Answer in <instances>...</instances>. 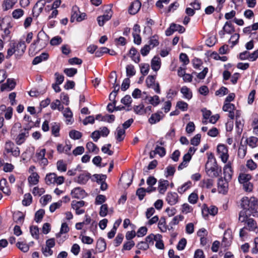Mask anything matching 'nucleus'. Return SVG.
Returning <instances> with one entry per match:
<instances>
[{
    "instance_id": "obj_9",
    "label": "nucleus",
    "mask_w": 258,
    "mask_h": 258,
    "mask_svg": "<svg viewBox=\"0 0 258 258\" xmlns=\"http://www.w3.org/2000/svg\"><path fill=\"white\" fill-rule=\"evenodd\" d=\"M5 151L7 153H11L15 157H18L20 155V151L18 147L11 141H7L5 145Z\"/></svg>"
},
{
    "instance_id": "obj_26",
    "label": "nucleus",
    "mask_w": 258,
    "mask_h": 258,
    "mask_svg": "<svg viewBox=\"0 0 258 258\" xmlns=\"http://www.w3.org/2000/svg\"><path fill=\"white\" fill-rule=\"evenodd\" d=\"M129 55L132 59L136 63H139L140 61V54L138 53L137 49L132 47L129 52Z\"/></svg>"
},
{
    "instance_id": "obj_45",
    "label": "nucleus",
    "mask_w": 258,
    "mask_h": 258,
    "mask_svg": "<svg viewBox=\"0 0 258 258\" xmlns=\"http://www.w3.org/2000/svg\"><path fill=\"white\" fill-rule=\"evenodd\" d=\"M134 112L139 115H143L145 114L144 105L143 104H140L138 105L134 106Z\"/></svg>"
},
{
    "instance_id": "obj_38",
    "label": "nucleus",
    "mask_w": 258,
    "mask_h": 258,
    "mask_svg": "<svg viewBox=\"0 0 258 258\" xmlns=\"http://www.w3.org/2000/svg\"><path fill=\"white\" fill-rule=\"evenodd\" d=\"M191 186V182L190 181H188L184 184H183L182 185L179 186L177 188V191L180 194H182L184 192H185L188 189H189Z\"/></svg>"
},
{
    "instance_id": "obj_49",
    "label": "nucleus",
    "mask_w": 258,
    "mask_h": 258,
    "mask_svg": "<svg viewBox=\"0 0 258 258\" xmlns=\"http://www.w3.org/2000/svg\"><path fill=\"white\" fill-rule=\"evenodd\" d=\"M175 172V167L171 165H168L165 169V175L166 177L173 176Z\"/></svg>"
},
{
    "instance_id": "obj_5",
    "label": "nucleus",
    "mask_w": 258,
    "mask_h": 258,
    "mask_svg": "<svg viewBox=\"0 0 258 258\" xmlns=\"http://www.w3.org/2000/svg\"><path fill=\"white\" fill-rule=\"evenodd\" d=\"M49 42V37L48 35L42 30L39 32L37 35V39L36 41L31 45L29 51H34L35 49V45L36 43H39L40 47H44Z\"/></svg>"
},
{
    "instance_id": "obj_6",
    "label": "nucleus",
    "mask_w": 258,
    "mask_h": 258,
    "mask_svg": "<svg viewBox=\"0 0 258 258\" xmlns=\"http://www.w3.org/2000/svg\"><path fill=\"white\" fill-rule=\"evenodd\" d=\"M45 183L47 185H61L64 181V178L62 176H58L55 173H49L46 174L45 178Z\"/></svg>"
},
{
    "instance_id": "obj_16",
    "label": "nucleus",
    "mask_w": 258,
    "mask_h": 258,
    "mask_svg": "<svg viewBox=\"0 0 258 258\" xmlns=\"http://www.w3.org/2000/svg\"><path fill=\"white\" fill-rule=\"evenodd\" d=\"M164 116V115L162 111H157L151 115V117L148 119V121L151 124H155L162 119Z\"/></svg>"
},
{
    "instance_id": "obj_1",
    "label": "nucleus",
    "mask_w": 258,
    "mask_h": 258,
    "mask_svg": "<svg viewBox=\"0 0 258 258\" xmlns=\"http://www.w3.org/2000/svg\"><path fill=\"white\" fill-rule=\"evenodd\" d=\"M11 136L18 145H21L29 136V130L26 128H22L20 122H16L11 129Z\"/></svg>"
},
{
    "instance_id": "obj_14",
    "label": "nucleus",
    "mask_w": 258,
    "mask_h": 258,
    "mask_svg": "<svg viewBox=\"0 0 258 258\" xmlns=\"http://www.w3.org/2000/svg\"><path fill=\"white\" fill-rule=\"evenodd\" d=\"M224 179L226 181H230L232 178L233 171L231 167V164L228 163L223 168Z\"/></svg>"
},
{
    "instance_id": "obj_17",
    "label": "nucleus",
    "mask_w": 258,
    "mask_h": 258,
    "mask_svg": "<svg viewBox=\"0 0 258 258\" xmlns=\"http://www.w3.org/2000/svg\"><path fill=\"white\" fill-rule=\"evenodd\" d=\"M71 196L73 198L83 199L87 196V194L82 188L76 187L72 190Z\"/></svg>"
},
{
    "instance_id": "obj_57",
    "label": "nucleus",
    "mask_w": 258,
    "mask_h": 258,
    "mask_svg": "<svg viewBox=\"0 0 258 258\" xmlns=\"http://www.w3.org/2000/svg\"><path fill=\"white\" fill-rule=\"evenodd\" d=\"M249 218L247 217L246 214V212L244 210H242L240 212L239 214V221L241 223H245Z\"/></svg>"
},
{
    "instance_id": "obj_54",
    "label": "nucleus",
    "mask_w": 258,
    "mask_h": 258,
    "mask_svg": "<svg viewBox=\"0 0 258 258\" xmlns=\"http://www.w3.org/2000/svg\"><path fill=\"white\" fill-rule=\"evenodd\" d=\"M44 214V211L40 209L36 212L35 215V220L37 223H39L42 220Z\"/></svg>"
},
{
    "instance_id": "obj_3",
    "label": "nucleus",
    "mask_w": 258,
    "mask_h": 258,
    "mask_svg": "<svg viewBox=\"0 0 258 258\" xmlns=\"http://www.w3.org/2000/svg\"><path fill=\"white\" fill-rule=\"evenodd\" d=\"M241 205L244 210H248L252 214L257 212L258 209V200L253 197L248 198L245 197L241 199Z\"/></svg>"
},
{
    "instance_id": "obj_42",
    "label": "nucleus",
    "mask_w": 258,
    "mask_h": 258,
    "mask_svg": "<svg viewBox=\"0 0 258 258\" xmlns=\"http://www.w3.org/2000/svg\"><path fill=\"white\" fill-rule=\"evenodd\" d=\"M7 183V180L5 179H2L0 181V189L6 195H9L11 191L9 188L7 186H4L3 184L6 185Z\"/></svg>"
},
{
    "instance_id": "obj_47",
    "label": "nucleus",
    "mask_w": 258,
    "mask_h": 258,
    "mask_svg": "<svg viewBox=\"0 0 258 258\" xmlns=\"http://www.w3.org/2000/svg\"><path fill=\"white\" fill-rule=\"evenodd\" d=\"M69 231V227L66 223H62L59 233L56 234V238H58L61 234L66 233Z\"/></svg>"
},
{
    "instance_id": "obj_52",
    "label": "nucleus",
    "mask_w": 258,
    "mask_h": 258,
    "mask_svg": "<svg viewBox=\"0 0 258 258\" xmlns=\"http://www.w3.org/2000/svg\"><path fill=\"white\" fill-rule=\"evenodd\" d=\"M31 235L34 238H39V229L37 226H32L30 228Z\"/></svg>"
},
{
    "instance_id": "obj_59",
    "label": "nucleus",
    "mask_w": 258,
    "mask_h": 258,
    "mask_svg": "<svg viewBox=\"0 0 258 258\" xmlns=\"http://www.w3.org/2000/svg\"><path fill=\"white\" fill-rule=\"evenodd\" d=\"M42 253L45 256H49L52 255L53 251L51 250V248L48 247L46 246H43L41 249Z\"/></svg>"
},
{
    "instance_id": "obj_53",
    "label": "nucleus",
    "mask_w": 258,
    "mask_h": 258,
    "mask_svg": "<svg viewBox=\"0 0 258 258\" xmlns=\"http://www.w3.org/2000/svg\"><path fill=\"white\" fill-rule=\"evenodd\" d=\"M71 138L74 140H78L82 137V133L79 131L73 130L69 134Z\"/></svg>"
},
{
    "instance_id": "obj_19",
    "label": "nucleus",
    "mask_w": 258,
    "mask_h": 258,
    "mask_svg": "<svg viewBox=\"0 0 258 258\" xmlns=\"http://www.w3.org/2000/svg\"><path fill=\"white\" fill-rule=\"evenodd\" d=\"M229 181H226L225 179L220 178L218 182V188L219 192L222 194H225L228 190V182Z\"/></svg>"
},
{
    "instance_id": "obj_55",
    "label": "nucleus",
    "mask_w": 258,
    "mask_h": 258,
    "mask_svg": "<svg viewBox=\"0 0 258 258\" xmlns=\"http://www.w3.org/2000/svg\"><path fill=\"white\" fill-rule=\"evenodd\" d=\"M3 110H5V117L6 119H10L13 115V108L11 107H8L5 108Z\"/></svg>"
},
{
    "instance_id": "obj_40",
    "label": "nucleus",
    "mask_w": 258,
    "mask_h": 258,
    "mask_svg": "<svg viewBox=\"0 0 258 258\" xmlns=\"http://www.w3.org/2000/svg\"><path fill=\"white\" fill-rule=\"evenodd\" d=\"M247 226L246 228L250 231L253 230L256 227V224L255 221L252 218H249L245 223Z\"/></svg>"
},
{
    "instance_id": "obj_35",
    "label": "nucleus",
    "mask_w": 258,
    "mask_h": 258,
    "mask_svg": "<svg viewBox=\"0 0 258 258\" xmlns=\"http://www.w3.org/2000/svg\"><path fill=\"white\" fill-rule=\"evenodd\" d=\"M146 98L148 99L149 102L154 106H156L160 103L159 97L157 95L153 96H147Z\"/></svg>"
},
{
    "instance_id": "obj_30",
    "label": "nucleus",
    "mask_w": 258,
    "mask_h": 258,
    "mask_svg": "<svg viewBox=\"0 0 258 258\" xmlns=\"http://www.w3.org/2000/svg\"><path fill=\"white\" fill-rule=\"evenodd\" d=\"M125 133V130L124 128H122L120 126L117 127L115 132V138L117 141L121 142L124 139Z\"/></svg>"
},
{
    "instance_id": "obj_51",
    "label": "nucleus",
    "mask_w": 258,
    "mask_h": 258,
    "mask_svg": "<svg viewBox=\"0 0 258 258\" xmlns=\"http://www.w3.org/2000/svg\"><path fill=\"white\" fill-rule=\"evenodd\" d=\"M32 197L30 194H26L24 196L22 204L24 206H27L32 203Z\"/></svg>"
},
{
    "instance_id": "obj_36",
    "label": "nucleus",
    "mask_w": 258,
    "mask_h": 258,
    "mask_svg": "<svg viewBox=\"0 0 258 258\" xmlns=\"http://www.w3.org/2000/svg\"><path fill=\"white\" fill-rule=\"evenodd\" d=\"M166 151L163 147L157 146L154 151L150 152V156L153 157V154H158L160 157H163L165 155Z\"/></svg>"
},
{
    "instance_id": "obj_27",
    "label": "nucleus",
    "mask_w": 258,
    "mask_h": 258,
    "mask_svg": "<svg viewBox=\"0 0 258 258\" xmlns=\"http://www.w3.org/2000/svg\"><path fill=\"white\" fill-rule=\"evenodd\" d=\"M180 92L183 95V97L186 99L190 100L192 97V93L190 89L186 86H183L180 89Z\"/></svg>"
},
{
    "instance_id": "obj_15",
    "label": "nucleus",
    "mask_w": 258,
    "mask_h": 258,
    "mask_svg": "<svg viewBox=\"0 0 258 258\" xmlns=\"http://www.w3.org/2000/svg\"><path fill=\"white\" fill-rule=\"evenodd\" d=\"M166 201L170 205H174L178 202V195L175 192H168L166 197Z\"/></svg>"
},
{
    "instance_id": "obj_58",
    "label": "nucleus",
    "mask_w": 258,
    "mask_h": 258,
    "mask_svg": "<svg viewBox=\"0 0 258 258\" xmlns=\"http://www.w3.org/2000/svg\"><path fill=\"white\" fill-rule=\"evenodd\" d=\"M63 72L70 77L74 76L77 73V69L75 68H68L65 69Z\"/></svg>"
},
{
    "instance_id": "obj_37",
    "label": "nucleus",
    "mask_w": 258,
    "mask_h": 258,
    "mask_svg": "<svg viewBox=\"0 0 258 258\" xmlns=\"http://www.w3.org/2000/svg\"><path fill=\"white\" fill-rule=\"evenodd\" d=\"M214 184V180L212 179H207L203 180L201 183L200 185L202 187L207 188H211Z\"/></svg>"
},
{
    "instance_id": "obj_21",
    "label": "nucleus",
    "mask_w": 258,
    "mask_h": 258,
    "mask_svg": "<svg viewBox=\"0 0 258 258\" xmlns=\"http://www.w3.org/2000/svg\"><path fill=\"white\" fill-rule=\"evenodd\" d=\"M90 178V174L86 172H84L75 179V181L79 184H84L88 181Z\"/></svg>"
},
{
    "instance_id": "obj_22",
    "label": "nucleus",
    "mask_w": 258,
    "mask_h": 258,
    "mask_svg": "<svg viewBox=\"0 0 258 258\" xmlns=\"http://www.w3.org/2000/svg\"><path fill=\"white\" fill-rule=\"evenodd\" d=\"M169 181L167 180H160L158 182V190L160 194H164L169 186Z\"/></svg>"
},
{
    "instance_id": "obj_63",
    "label": "nucleus",
    "mask_w": 258,
    "mask_h": 258,
    "mask_svg": "<svg viewBox=\"0 0 258 258\" xmlns=\"http://www.w3.org/2000/svg\"><path fill=\"white\" fill-rule=\"evenodd\" d=\"M51 200V196L49 195H46L40 199V202L41 203V204L44 206L47 204V203L50 202Z\"/></svg>"
},
{
    "instance_id": "obj_28",
    "label": "nucleus",
    "mask_w": 258,
    "mask_h": 258,
    "mask_svg": "<svg viewBox=\"0 0 258 258\" xmlns=\"http://www.w3.org/2000/svg\"><path fill=\"white\" fill-rule=\"evenodd\" d=\"M17 2V1L15 0H4L3 3L2 8L4 11H8L11 9Z\"/></svg>"
},
{
    "instance_id": "obj_33",
    "label": "nucleus",
    "mask_w": 258,
    "mask_h": 258,
    "mask_svg": "<svg viewBox=\"0 0 258 258\" xmlns=\"http://www.w3.org/2000/svg\"><path fill=\"white\" fill-rule=\"evenodd\" d=\"M39 176L36 172H33L28 177L29 183L31 185H36L39 181Z\"/></svg>"
},
{
    "instance_id": "obj_18",
    "label": "nucleus",
    "mask_w": 258,
    "mask_h": 258,
    "mask_svg": "<svg viewBox=\"0 0 258 258\" xmlns=\"http://www.w3.org/2000/svg\"><path fill=\"white\" fill-rule=\"evenodd\" d=\"M232 239V232L230 230H227L225 231L222 241V245L224 247H228L230 245Z\"/></svg>"
},
{
    "instance_id": "obj_13",
    "label": "nucleus",
    "mask_w": 258,
    "mask_h": 258,
    "mask_svg": "<svg viewBox=\"0 0 258 258\" xmlns=\"http://www.w3.org/2000/svg\"><path fill=\"white\" fill-rule=\"evenodd\" d=\"M222 109L224 111L228 112V117L233 119L235 116V106L232 103H224L222 107Z\"/></svg>"
},
{
    "instance_id": "obj_46",
    "label": "nucleus",
    "mask_w": 258,
    "mask_h": 258,
    "mask_svg": "<svg viewBox=\"0 0 258 258\" xmlns=\"http://www.w3.org/2000/svg\"><path fill=\"white\" fill-rule=\"evenodd\" d=\"M135 67L132 64H128L126 66V74L128 77H131L136 74Z\"/></svg>"
},
{
    "instance_id": "obj_12",
    "label": "nucleus",
    "mask_w": 258,
    "mask_h": 258,
    "mask_svg": "<svg viewBox=\"0 0 258 258\" xmlns=\"http://www.w3.org/2000/svg\"><path fill=\"white\" fill-rule=\"evenodd\" d=\"M46 4L45 0L39 1L34 6L32 13L34 16L37 17L42 12L43 8Z\"/></svg>"
},
{
    "instance_id": "obj_44",
    "label": "nucleus",
    "mask_w": 258,
    "mask_h": 258,
    "mask_svg": "<svg viewBox=\"0 0 258 258\" xmlns=\"http://www.w3.org/2000/svg\"><path fill=\"white\" fill-rule=\"evenodd\" d=\"M140 72L143 76L147 75L150 70V66L148 63H142L140 64Z\"/></svg>"
},
{
    "instance_id": "obj_11",
    "label": "nucleus",
    "mask_w": 258,
    "mask_h": 258,
    "mask_svg": "<svg viewBox=\"0 0 258 258\" xmlns=\"http://www.w3.org/2000/svg\"><path fill=\"white\" fill-rule=\"evenodd\" d=\"M234 31V28L231 22H226L223 29L219 31V34L221 38H223L225 33L231 34Z\"/></svg>"
},
{
    "instance_id": "obj_56",
    "label": "nucleus",
    "mask_w": 258,
    "mask_h": 258,
    "mask_svg": "<svg viewBox=\"0 0 258 258\" xmlns=\"http://www.w3.org/2000/svg\"><path fill=\"white\" fill-rule=\"evenodd\" d=\"M86 148L89 152L97 153L99 151V149L95 144L92 142H88L86 145Z\"/></svg>"
},
{
    "instance_id": "obj_34",
    "label": "nucleus",
    "mask_w": 258,
    "mask_h": 258,
    "mask_svg": "<svg viewBox=\"0 0 258 258\" xmlns=\"http://www.w3.org/2000/svg\"><path fill=\"white\" fill-rule=\"evenodd\" d=\"M80 14L79 8L77 6H74L72 8V16L71 21L74 22L75 20L78 22V18Z\"/></svg>"
},
{
    "instance_id": "obj_32",
    "label": "nucleus",
    "mask_w": 258,
    "mask_h": 258,
    "mask_svg": "<svg viewBox=\"0 0 258 258\" xmlns=\"http://www.w3.org/2000/svg\"><path fill=\"white\" fill-rule=\"evenodd\" d=\"M48 58V54L47 53H42L39 56L35 57L32 63L34 65H36L41 62L43 60H45Z\"/></svg>"
},
{
    "instance_id": "obj_25",
    "label": "nucleus",
    "mask_w": 258,
    "mask_h": 258,
    "mask_svg": "<svg viewBox=\"0 0 258 258\" xmlns=\"http://www.w3.org/2000/svg\"><path fill=\"white\" fill-rule=\"evenodd\" d=\"M62 113L64 117L66 118V121L67 124H72L73 121V113L71 109L69 108H66L64 109Z\"/></svg>"
},
{
    "instance_id": "obj_23",
    "label": "nucleus",
    "mask_w": 258,
    "mask_h": 258,
    "mask_svg": "<svg viewBox=\"0 0 258 258\" xmlns=\"http://www.w3.org/2000/svg\"><path fill=\"white\" fill-rule=\"evenodd\" d=\"M141 4L139 1H135L132 3L128 9L129 13L132 15L136 14L140 9Z\"/></svg>"
},
{
    "instance_id": "obj_61",
    "label": "nucleus",
    "mask_w": 258,
    "mask_h": 258,
    "mask_svg": "<svg viewBox=\"0 0 258 258\" xmlns=\"http://www.w3.org/2000/svg\"><path fill=\"white\" fill-rule=\"evenodd\" d=\"M201 135L200 134H197L190 140V143L194 146H198L201 141Z\"/></svg>"
},
{
    "instance_id": "obj_29",
    "label": "nucleus",
    "mask_w": 258,
    "mask_h": 258,
    "mask_svg": "<svg viewBox=\"0 0 258 258\" xmlns=\"http://www.w3.org/2000/svg\"><path fill=\"white\" fill-rule=\"evenodd\" d=\"M247 145L251 148H254L258 146V138L251 136L246 139Z\"/></svg>"
},
{
    "instance_id": "obj_4",
    "label": "nucleus",
    "mask_w": 258,
    "mask_h": 258,
    "mask_svg": "<svg viewBox=\"0 0 258 258\" xmlns=\"http://www.w3.org/2000/svg\"><path fill=\"white\" fill-rule=\"evenodd\" d=\"M252 176L251 174L240 172L238 176V181L242 185L243 189L246 192H251L253 187V184L250 181Z\"/></svg>"
},
{
    "instance_id": "obj_10",
    "label": "nucleus",
    "mask_w": 258,
    "mask_h": 258,
    "mask_svg": "<svg viewBox=\"0 0 258 258\" xmlns=\"http://www.w3.org/2000/svg\"><path fill=\"white\" fill-rule=\"evenodd\" d=\"M84 205L85 202L83 201H73L71 204L72 208L75 211L77 215H81L84 213L85 210L81 209Z\"/></svg>"
},
{
    "instance_id": "obj_20",
    "label": "nucleus",
    "mask_w": 258,
    "mask_h": 258,
    "mask_svg": "<svg viewBox=\"0 0 258 258\" xmlns=\"http://www.w3.org/2000/svg\"><path fill=\"white\" fill-rule=\"evenodd\" d=\"M16 86V83L13 79H8L6 83L1 86V91H10L13 90Z\"/></svg>"
},
{
    "instance_id": "obj_8",
    "label": "nucleus",
    "mask_w": 258,
    "mask_h": 258,
    "mask_svg": "<svg viewBox=\"0 0 258 258\" xmlns=\"http://www.w3.org/2000/svg\"><path fill=\"white\" fill-rule=\"evenodd\" d=\"M146 84L148 88H152L156 93L160 94L159 84L156 82V76H149L146 80Z\"/></svg>"
},
{
    "instance_id": "obj_41",
    "label": "nucleus",
    "mask_w": 258,
    "mask_h": 258,
    "mask_svg": "<svg viewBox=\"0 0 258 258\" xmlns=\"http://www.w3.org/2000/svg\"><path fill=\"white\" fill-rule=\"evenodd\" d=\"M50 107L53 110L57 109L59 111H62L63 108L60 101L58 99L55 100L50 104Z\"/></svg>"
},
{
    "instance_id": "obj_64",
    "label": "nucleus",
    "mask_w": 258,
    "mask_h": 258,
    "mask_svg": "<svg viewBox=\"0 0 258 258\" xmlns=\"http://www.w3.org/2000/svg\"><path fill=\"white\" fill-rule=\"evenodd\" d=\"M135 245V243L133 241H128L125 243H124L123 245V247L122 249V251L124 250H129L131 249V248Z\"/></svg>"
},
{
    "instance_id": "obj_31",
    "label": "nucleus",
    "mask_w": 258,
    "mask_h": 258,
    "mask_svg": "<svg viewBox=\"0 0 258 258\" xmlns=\"http://www.w3.org/2000/svg\"><path fill=\"white\" fill-rule=\"evenodd\" d=\"M161 61L159 57L154 56L151 61V68L154 71H157L160 68Z\"/></svg>"
},
{
    "instance_id": "obj_43",
    "label": "nucleus",
    "mask_w": 258,
    "mask_h": 258,
    "mask_svg": "<svg viewBox=\"0 0 258 258\" xmlns=\"http://www.w3.org/2000/svg\"><path fill=\"white\" fill-rule=\"evenodd\" d=\"M56 167L60 172H65L67 169V164L62 160H59L57 162Z\"/></svg>"
},
{
    "instance_id": "obj_50",
    "label": "nucleus",
    "mask_w": 258,
    "mask_h": 258,
    "mask_svg": "<svg viewBox=\"0 0 258 258\" xmlns=\"http://www.w3.org/2000/svg\"><path fill=\"white\" fill-rule=\"evenodd\" d=\"M188 105L183 101H179L177 102L176 107L182 111H186L188 109Z\"/></svg>"
},
{
    "instance_id": "obj_39",
    "label": "nucleus",
    "mask_w": 258,
    "mask_h": 258,
    "mask_svg": "<svg viewBox=\"0 0 258 258\" xmlns=\"http://www.w3.org/2000/svg\"><path fill=\"white\" fill-rule=\"evenodd\" d=\"M159 44V36L158 35H155L150 37L148 44L150 45L152 48L158 46Z\"/></svg>"
},
{
    "instance_id": "obj_60",
    "label": "nucleus",
    "mask_w": 258,
    "mask_h": 258,
    "mask_svg": "<svg viewBox=\"0 0 258 258\" xmlns=\"http://www.w3.org/2000/svg\"><path fill=\"white\" fill-rule=\"evenodd\" d=\"M158 227L162 232L166 231L167 227L165 219H161L158 223Z\"/></svg>"
},
{
    "instance_id": "obj_24",
    "label": "nucleus",
    "mask_w": 258,
    "mask_h": 258,
    "mask_svg": "<svg viewBox=\"0 0 258 258\" xmlns=\"http://www.w3.org/2000/svg\"><path fill=\"white\" fill-rule=\"evenodd\" d=\"M13 220L18 224L22 225L24 220V215L20 211H17L13 214Z\"/></svg>"
},
{
    "instance_id": "obj_2",
    "label": "nucleus",
    "mask_w": 258,
    "mask_h": 258,
    "mask_svg": "<svg viewBox=\"0 0 258 258\" xmlns=\"http://www.w3.org/2000/svg\"><path fill=\"white\" fill-rule=\"evenodd\" d=\"M205 170L207 174L212 178H216L221 173V169L218 166L212 154L208 157V160L205 165Z\"/></svg>"
},
{
    "instance_id": "obj_48",
    "label": "nucleus",
    "mask_w": 258,
    "mask_h": 258,
    "mask_svg": "<svg viewBox=\"0 0 258 258\" xmlns=\"http://www.w3.org/2000/svg\"><path fill=\"white\" fill-rule=\"evenodd\" d=\"M24 14V11L21 9H17L12 12V16L15 19H18L22 17Z\"/></svg>"
},
{
    "instance_id": "obj_62",
    "label": "nucleus",
    "mask_w": 258,
    "mask_h": 258,
    "mask_svg": "<svg viewBox=\"0 0 258 258\" xmlns=\"http://www.w3.org/2000/svg\"><path fill=\"white\" fill-rule=\"evenodd\" d=\"M45 192L43 188H39L37 186L35 187L32 190V194L35 196H40Z\"/></svg>"
},
{
    "instance_id": "obj_7",
    "label": "nucleus",
    "mask_w": 258,
    "mask_h": 258,
    "mask_svg": "<svg viewBox=\"0 0 258 258\" xmlns=\"http://www.w3.org/2000/svg\"><path fill=\"white\" fill-rule=\"evenodd\" d=\"M217 156L221 161L225 163L227 162L228 158V150L226 146L223 144H220L217 147Z\"/></svg>"
}]
</instances>
